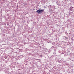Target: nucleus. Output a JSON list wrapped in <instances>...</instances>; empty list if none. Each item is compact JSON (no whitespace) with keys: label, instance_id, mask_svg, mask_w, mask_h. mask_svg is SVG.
<instances>
[{"label":"nucleus","instance_id":"obj_1","mask_svg":"<svg viewBox=\"0 0 74 74\" xmlns=\"http://www.w3.org/2000/svg\"><path fill=\"white\" fill-rule=\"evenodd\" d=\"M44 11V10L39 9L36 11V12H37V13H38V14H41L42 12H43V11Z\"/></svg>","mask_w":74,"mask_h":74},{"label":"nucleus","instance_id":"obj_2","mask_svg":"<svg viewBox=\"0 0 74 74\" xmlns=\"http://www.w3.org/2000/svg\"><path fill=\"white\" fill-rule=\"evenodd\" d=\"M65 38H66V39H67V37H66Z\"/></svg>","mask_w":74,"mask_h":74},{"label":"nucleus","instance_id":"obj_3","mask_svg":"<svg viewBox=\"0 0 74 74\" xmlns=\"http://www.w3.org/2000/svg\"><path fill=\"white\" fill-rule=\"evenodd\" d=\"M5 59H7V57H6V58H5Z\"/></svg>","mask_w":74,"mask_h":74}]
</instances>
